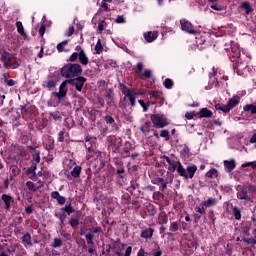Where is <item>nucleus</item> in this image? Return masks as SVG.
I'll use <instances>...</instances> for the list:
<instances>
[{
	"label": "nucleus",
	"mask_w": 256,
	"mask_h": 256,
	"mask_svg": "<svg viewBox=\"0 0 256 256\" xmlns=\"http://www.w3.org/2000/svg\"><path fill=\"white\" fill-rule=\"evenodd\" d=\"M164 163H168V171L170 173H175V171H177L180 177H184V179H193L195 173H197V165L192 164L185 169L181 162L169 156H164Z\"/></svg>",
	"instance_id": "f257e3e1"
},
{
	"label": "nucleus",
	"mask_w": 256,
	"mask_h": 256,
	"mask_svg": "<svg viewBox=\"0 0 256 256\" xmlns=\"http://www.w3.org/2000/svg\"><path fill=\"white\" fill-rule=\"evenodd\" d=\"M83 69L79 64H67L61 69L62 77H66V79H73V77H79Z\"/></svg>",
	"instance_id": "f03ea898"
},
{
	"label": "nucleus",
	"mask_w": 256,
	"mask_h": 256,
	"mask_svg": "<svg viewBox=\"0 0 256 256\" xmlns=\"http://www.w3.org/2000/svg\"><path fill=\"white\" fill-rule=\"evenodd\" d=\"M1 61L5 69H18V67L21 65V62L9 52H3Z\"/></svg>",
	"instance_id": "7ed1b4c3"
},
{
	"label": "nucleus",
	"mask_w": 256,
	"mask_h": 256,
	"mask_svg": "<svg viewBox=\"0 0 256 256\" xmlns=\"http://www.w3.org/2000/svg\"><path fill=\"white\" fill-rule=\"evenodd\" d=\"M120 89L122 91V95H124V101H127L128 99L131 107H135L136 97L137 95H141V93L134 92L123 84L120 85Z\"/></svg>",
	"instance_id": "20e7f679"
},
{
	"label": "nucleus",
	"mask_w": 256,
	"mask_h": 256,
	"mask_svg": "<svg viewBox=\"0 0 256 256\" xmlns=\"http://www.w3.org/2000/svg\"><path fill=\"white\" fill-rule=\"evenodd\" d=\"M254 191H256V186H244L237 192V198L244 201H251Z\"/></svg>",
	"instance_id": "39448f33"
},
{
	"label": "nucleus",
	"mask_w": 256,
	"mask_h": 256,
	"mask_svg": "<svg viewBox=\"0 0 256 256\" xmlns=\"http://www.w3.org/2000/svg\"><path fill=\"white\" fill-rule=\"evenodd\" d=\"M150 119L153 123V127L156 129H163V127H167L169 125V120L163 114H152Z\"/></svg>",
	"instance_id": "423d86ee"
},
{
	"label": "nucleus",
	"mask_w": 256,
	"mask_h": 256,
	"mask_svg": "<svg viewBox=\"0 0 256 256\" xmlns=\"http://www.w3.org/2000/svg\"><path fill=\"white\" fill-rule=\"evenodd\" d=\"M77 59H79V62L81 63V65H87L89 63V58L87 57L85 50H82L80 52H74L70 56L69 61L73 63L77 61Z\"/></svg>",
	"instance_id": "0eeeda50"
},
{
	"label": "nucleus",
	"mask_w": 256,
	"mask_h": 256,
	"mask_svg": "<svg viewBox=\"0 0 256 256\" xmlns=\"http://www.w3.org/2000/svg\"><path fill=\"white\" fill-rule=\"evenodd\" d=\"M180 25H181L182 31L189 33V35H196L197 30H195V26H193V24L189 20L181 19Z\"/></svg>",
	"instance_id": "6e6552de"
},
{
	"label": "nucleus",
	"mask_w": 256,
	"mask_h": 256,
	"mask_svg": "<svg viewBox=\"0 0 256 256\" xmlns=\"http://www.w3.org/2000/svg\"><path fill=\"white\" fill-rule=\"evenodd\" d=\"M67 83H71V80H65L64 82H62L59 87V92H52V95H54V97H57L59 101H61V99H64V97H67Z\"/></svg>",
	"instance_id": "1a4fd4ad"
},
{
	"label": "nucleus",
	"mask_w": 256,
	"mask_h": 256,
	"mask_svg": "<svg viewBox=\"0 0 256 256\" xmlns=\"http://www.w3.org/2000/svg\"><path fill=\"white\" fill-rule=\"evenodd\" d=\"M87 82V78L83 76H77L76 79L70 80V83L77 89L79 92L83 91V86Z\"/></svg>",
	"instance_id": "9d476101"
},
{
	"label": "nucleus",
	"mask_w": 256,
	"mask_h": 256,
	"mask_svg": "<svg viewBox=\"0 0 256 256\" xmlns=\"http://www.w3.org/2000/svg\"><path fill=\"white\" fill-rule=\"evenodd\" d=\"M245 54L242 56L236 58V65L234 66V69H237L238 71H243V69L247 68V61H245Z\"/></svg>",
	"instance_id": "9b49d317"
},
{
	"label": "nucleus",
	"mask_w": 256,
	"mask_h": 256,
	"mask_svg": "<svg viewBox=\"0 0 256 256\" xmlns=\"http://www.w3.org/2000/svg\"><path fill=\"white\" fill-rule=\"evenodd\" d=\"M224 167L226 173H231V171L237 167V163L235 162V159L224 160Z\"/></svg>",
	"instance_id": "f8f14e48"
},
{
	"label": "nucleus",
	"mask_w": 256,
	"mask_h": 256,
	"mask_svg": "<svg viewBox=\"0 0 256 256\" xmlns=\"http://www.w3.org/2000/svg\"><path fill=\"white\" fill-rule=\"evenodd\" d=\"M52 199H56L58 205H65V201H67V198L64 196H61L58 191L51 192Z\"/></svg>",
	"instance_id": "ddd939ff"
},
{
	"label": "nucleus",
	"mask_w": 256,
	"mask_h": 256,
	"mask_svg": "<svg viewBox=\"0 0 256 256\" xmlns=\"http://www.w3.org/2000/svg\"><path fill=\"white\" fill-rule=\"evenodd\" d=\"M22 243L24 247H26V249L29 247H33V242L31 241V234H24V236L22 237Z\"/></svg>",
	"instance_id": "4468645a"
},
{
	"label": "nucleus",
	"mask_w": 256,
	"mask_h": 256,
	"mask_svg": "<svg viewBox=\"0 0 256 256\" xmlns=\"http://www.w3.org/2000/svg\"><path fill=\"white\" fill-rule=\"evenodd\" d=\"M240 101H241V98H239V96H234L233 98H231L227 103L230 111L231 109H234L235 107H237Z\"/></svg>",
	"instance_id": "2eb2a0df"
},
{
	"label": "nucleus",
	"mask_w": 256,
	"mask_h": 256,
	"mask_svg": "<svg viewBox=\"0 0 256 256\" xmlns=\"http://www.w3.org/2000/svg\"><path fill=\"white\" fill-rule=\"evenodd\" d=\"M43 145L45 149H47L48 151H51L55 147V141L53 140V138L48 137L44 140Z\"/></svg>",
	"instance_id": "dca6fc26"
},
{
	"label": "nucleus",
	"mask_w": 256,
	"mask_h": 256,
	"mask_svg": "<svg viewBox=\"0 0 256 256\" xmlns=\"http://www.w3.org/2000/svg\"><path fill=\"white\" fill-rule=\"evenodd\" d=\"M157 37H158L157 32H147L144 34V39H146L148 43H153V41H155Z\"/></svg>",
	"instance_id": "f3484780"
},
{
	"label": "nucleus",
	"mask_w": 256,
	"mask_h": 256,
	"mask_svg": "<svg viewBox=\"0 0 256 256\" xmlns=\"http://www.w3.org/2000/svg\"><path fill=\"white\" fill-rule=\"evenodd\" d=\"M153 232H154L153 228H148V229L142 230L140 236L143 239H151V237H153Z\"/></svg>",
	"instance_id": "a211bd4d"
},
{
	"label": "nucleus",
	"mask_w": 256,
	"mask_h": 256,
	"mask_svg": "<svg viewBox=\"0 0 256 256\" xmlns=\"http://www.w3.org/2000/svg\"><path fill=\"white\" fill-rule=\"evenodd\" d=\"M231 51H232V57H234L235 59H237L238 57H241V48H239L238 45H232L231 47Z\"/></svg>",
	"instance_id": "6ab92c4d"
},
{
	"label": "nucleus",
	"mask_w": 256,
	"mask_h": 256,
	"mask_svg": "<svg viewBox=\"0 0 256 256\" xmlns=\"http://www.w3.org/2000/svg\"><path fill=\"white\" fill-rule=\"evenodd\" d=\"M2 201H4L6 209H11V201H13V197L7 194H2Z\"/></svg>",
	"instance_id": "aec40b11"
},
{
	"label": "nucleus",
	"mask_w": 256,
	"mask_h": 256,
	"mask_svg": "<svg viewBox=\"0 0 256 256\" xmlns=\"http://www.w3.org/2000/svg\"><path fill=\"white\" fill-rule=\"evenodd\" d=\"M215 109L216 111H222V113H229V111H231V108H229L228 104H216Z\"/></svg>",
	"instance_id": "412c9836"
},
{
	"label": "nucleus",
	"mask_w": 256,
	"mask_h": 256,
	"mask_svg": "<svg viewBox=\"0 0 256 256\" xmlns=\"http://www.w3.org/2000/svg\"><path fill=\"white\" fill-rule=\"evenodd\" d=\"M55 217L59 218V221H60L59 225H60L61 229H63V225H65V221L67 219V214H65V212L56 213Z\"/></svg>",
	"instance_id": "4be33fe9"
},
{
	"label": "nucleus",
	"mask_w": 256,
	"mask_h": 256,
	"mask_svg": "<svg viewBox=\"0 0 256 256\" xmlns=\"http://www.w3.org/2000/svg\"><path fill=\"white\" fill-rule=\"evenodd\" d=\"M56 84L57 81H55V79L53 78H50L47 81H44L43 87H46L47 89H53V87H55Z\"/></svg>",
	"instance_id": "5701e85b"
},
{
	"label": "nucleus",
	"mask_w": 256,
	"mask_h": 256,
	"mask_svg": "<svg viewBox=\"0 0 256 256\" xmlns=\"http://www.w3.org/2000/svg\"><path fill=\"white\" fill-rule=\"evenodd\" d=\"M244 111L250 112L252 115H256V102L244 106Z\"/></svg>",
	"instance_id": "b1692460"
},
{
	"label": "nucleus",
	"mask_w": 256,
	"mask_h": 256,
	"mask_svg": "<svg viewBox=\"0 0 256 256\" xmlns=\"http://www.w3.org/2000/svg\"><path fill=\"white\" fill-rule=\"evenodd\" d=\"M204 207L207 209L208 207H213L217 204V200L215 198H209L208 200L202 202Z\"/></svg>",
	"instance_id": "393cba45"
},
{
	"label": "nucleus",
	"mask_w": 256,
	"mask_h": 256,
	"mask_svg": "<svg viewBox=\"0 0 256 256\" xmlns=\"http://www.w3.org/2000/svg\"><path fill=\"white\" fill-rule=\"evenodd\" d=\"M71 175L74 177V179L79 178L81 176V166L74 167L71 171Z\"/></svg>",
	"instance_id": "a878e982"
},
{
	"label": "nucleus",
	"mask_w": 256,
	"mask_h": 256,
	"mask_svg": "<svg viewBox=\"0 0 256 256\" xmlns=\"http://www.w3.org/2000/svg\"><path fill=\"white\" fill-rule=\"evenodd\" d=\"M200 117H211L213 115V112H211L207 108H202L199 112Z\"/></svg>",
	"instance_id": "bb28decb"
},
{
	"label": "nucleus",
	"mask_w": 256,
	"mask_h": 256,
	"mask_svg": "<svg viewBox=\"0 0 256 256\" xmlns=\"http://www.w3.org/2000/svg\"><path fill=\"white\" fill-rule=\"evenodd\" d=\"M241 8L246 11V15H249L253 11V8H251V4L249 2H243L241 4Z\"/></svg>",
	"instance_id": "cd10ccee"
},
{
	"label": "nucleus",
	"mask_w": 256,
	"mask_h": 256,
	"mask_svg": "<svg viewBox=\"0 0 256 256\" xmlns=\"http://www.w3.org/2000/svg\"><path fill=\"white\" fill-rule=\"evenodd\" d=\"M138 103L142 107L144 113H147V111H149V107L151 105V102L145 103L144 100H139Z\"/></svg>",
	"instance_id": "c85d7f7f"
},
{
	"label": "nucleus",
	"mask_w": 256,
	"mask_h": 256,
	"mask_svg": "<svg viewBox=\"0 0 256 256\" xmlns=\"http://www.w3.org/2000/svg\"><path fill=\"white\" fill-rule=\"evenodd\" d=\"M233 214L235 216L236 221H240L241 219V208L234 206L233 207Z\"/></svg>",
	"instance_id": "c756f323"
},
{
	"label": "nucleus",
	"mask_w": 256,
	"mask_h": 256,
	"mask_svg": "<svg viewBox=\"0 0 256 256\" xmlns=\"http://www.w3.org/2000/svg\"><path fill=\"white\" fill-rule=\"evenodd\" d=\"M140 131L142 133H149V131H151V124L149 122L144 123L141 127H140Z\"/></svg>",
	"instance_id": "7c9ffc66"
},
{
	"label": "nucleus",
	"mask_w": 256,
	"mask_h": 256,
	"mask_svg": "<svg viewBox=\"0 0 256 256\" xmlns=\"http://www.w3.org/2000/svg\"><path fill=\"white\" fill-rule=\"evenodd\" d=\"M61 211H65L67 215H71V213H75V209H73V206L71 204H68L65 207L61 208Z\"/></svg>",
	"instance_id": "2f4dec72"
},
{
	"label": "nucleus",
	"mask_w": 256,
	"mask_h": 256,
	"mask_svg": "<svg viewBox=\"0 0 256 256\" xmlns=\"http://www.w3.org/2000/svg\"><path fill=\"white\" fill-rule=\"evenodd\" d=\"M218 172L217 169L212 168L210 169L207 173H206V177H208L209 179H213V177H217Z\"/></svg>",
	"instance_id": "473e14b6"
},
{
	"label": "nucleus",
	"mask_w": 256,
	"mask_h": 256,
	"mask_svg": "<svg viewBox=\"0 0 256 256\" xmlns=\"http://www.w3.org/2000/svg\"><path fill=\"white\" fill-rule=\"evenodd\" d=\"M16 27L19 35H25V28H23V23L21 21L16 22Z\"/></svg>",
	"instance_id": "72a5a7b5"
},
{
	"label": "nucleus",
	"mask_w": 256,
	"mask_h": 256,
	"mask_svg": "<svg viewBox=\"0 0 256 256\" xmlns=\"http://www.w3.org/2000/svg\"><path fill=\"white\" fill-rule=\"evenodd\" d=\"M26 187H27V189H29V191H33V192L38 191V189H39V187H36L35 183H33L31 181H28L26 183Z\"/></svg>",
	"instance_id": "f704fd0d"
},
{
	"label": "nucleus",
	"mask_w": 256,
	"mask_h": 256,
	"mask_svg": "<svg viewBox=\"0 0 256 256\" xmlns=\"http://www.w3.org/2000/svg\"><path fill=\"white\" fill-rule=\"evenodd\" d=\"M95 51H96L97 55H99V53L103 52V45L101 44V39H98V41L95 45Z\"/></svg>",
	"instance_id": "c9c22d12"
},
{
	"label": "nucleus",
	"mask_w": 256,
	"mask_h": 256,
	"mask_svg": "<svg viewBox=\"0 0 256 256\" xmlns=\"http://www.w3.org/2000/svg\"><path fill=\"white\" fill-rule=\"evenodd\" d=\"M205 205H203V202L195 208L196 213H200V215H205Z\"/></svg>",
	"instance_id": "e433bc0d"
},
{
	"label": "nucleus",
	"mask_w": 256,
	"mask_h": 256,
	"mask_svg": "<svg viewBox=\"0 0 256 256\" xmlns=\"http://www.w3.org/2000/svg\"><path fill=\"white\" fill-rule=\"evenodd\" d=\"M70 226L72 227V229H77V227H79V219L78 218H72L70 220Z\"/></svg>",
	"instance_id": "4c0bfd02"
},
{
	"label": "nucleus",
	"mask_w": 256,
	"mask_h": 256,
	"mask_svg": "<svg viewBox=\"0 0 256 256\" xmlns=\"http://www.w3.org/2000/svg\"><path fill=\"white\" fill-rule=\"evenodd\" d=\"M61 245H63V241L61 240V238H54L52 247L57 249V248L61 247Z\"/></svg>",
	"instance_id": "58836bf2"
},
{
	"label": "nucleus",
	"mask_w": 256,
	"mask_h": 256,
	"mask_svg": "<svg viewBox=\"0 0 256 256\" xmlns=\"http://www.w3.org/2000/svg\"><path fill=\"white\" fill-rule=\"evenodd\" d=\"M174 83L173 80L167 78L164 81V87H166V89H171L173 87Z\"/></svg>",
	"instance_id": "ea45409f"
},
{
	"label": "nucleus",
	"mask_w": 256,
	"mask_h": 256,
	"mask_svg": "<svg viewBox=\"0 0 256 256\" xmlns=\"http://www.w3.org/2000/svg\"><path fill=\"white\" fill-rule=\"evenodd\" d=\"M243 241L247 245H256V238H244Z\"/></svg>",
	"instance_id": "a19ab883"
},
{
	"label": "nucleus",
	"mask_w": 256,
	"mask_h": 256,
	"mask_svg": "<svg viewBox=\"0 0 256 256\" xmlns=\"http://www.w3.org/2000/svg\"><path fill=\"white\" fill-rule=\"evenodd\" d=\"M85 239L88 245H93V234L91 233L86 234Z\"/></svg>",
	"instance_id": "79ce46f5"
},
{
	"label": "nucleus",
	"mask_w": 256,
	"mask_h": 256,
	"mask_svg": "<svg viewBox=\"0 0 256 256\" xmlns=\"http://www.w3.org/2000/svg\"><path fill=\"white\" fill-rule=\"evenodd\" d=\"M50 116L52 119H54V121H61V113L59 112L51 113Z\"/></svg>",
	"instance_id": "37998d69"
},
{
	"label": "nucleus",
	"mask_w": 256,
	"mask_h": 256,
	"mask_svg": "<svg viewBox=\"0 0 256 256\" xmlns=\"http://www.w3.org/2000/svg\"><path fill=\"white\" fill-rule=\"evenodd\" d=\"M160 137H163L166 141H169V130H162Z\"/></svg>",
	"instance_id": "c03bdc74"
},
{
	"label": "nucleus",
	"mask_w": 256,
	"mask_h": 256,
	"mask_svg": "<svg viewBox=\"0 0 256 256\" xmlns=\"http://www.w3.org/2000/svg\"><path fill=\"white\" fill-rule=\"evenodd\" d=\"M170 231H179V223L178 222H172L170 225Z\"/></svg>",
	"instance_id": "a18cd8bd"
},
{
	"label": "nucleus",
	"mask_w": 256,
	"mask_h": 256,
	"mask_svg": "<svg viewBox=\"0 0 256 256\" xmlns=\"http://www.w3.org/2000/svg\"><path fill=\"white\" fill-rule=\"evenodd\" d=\"M140 75L141 77H145L146 79H149L152 75V72L151 70H144V72H142Z\"/></svg>",
	"instance_id": "49530a36"
},
{
	"label": "nucleus",
	"mask_w": 256,
	"mask_h": 256,
	"mask_svg": "<svg viewBox=\"0 0 256 256\" xmlns=\"http://www.w3.org/2000/svg\"><path fill=\"white\" fill-rule=\"evenodd\" d=\"M106 25L107 23L104 20L100 21V23L98 24V31H105Z\"/></svg>",
	"instance_id": "de8ad7c7"
},
{
	"label": "nucleus",
	"mask_w": 256,
	"mask_h": 256,
	"mask_svg": "<svg viewBox=\"0 0 256 256\" xmlns=\"http://www.w3.org/2000/svg\"><path fill=\"white\" fill-rule=\"evenodd\" d=\"M85 147H86L88 153H91V151H93V141L92 142H85Z\"/></svg>",
	"instance_id": "09e8293b"
},
{
	"label": "nucleus",
	"mask_w": 256,
	"mask_h": 256,
	"mask_svg": "<svg viewBox=\"0 0 256 256\" xmlns=\"http://www.w3.org/2000/svg\"><path fill=\"white\" fill-rule=\"evenodd\" d=\"M65 45H67V41H63L57 45V50L59 51V53H62L63 47H65Z\"/></svg>",
	"instance_id": "8fccbe9b"
},
{
	"label": "nucleus",
	"mask_w": 256,
	"mask_h": 256,
	"mask_svg": "<svg viewBox=\"0 0 256 256\" xmlns=\"http://www.w3.org/2000/svg\"><path fill=\"white\" fill-rule=\"evenodd\" d=\"M58 140L63 143V141H65V132L64 131H60L58 134Z\"/></svg>",
	"instance_id": "3c124183"
},
{
	"label": "nucleus",
	"mask_w": 256,
	"mask_h": 256,
	"mask_svg": "<svg viewBox=\"0 0 256 256\" xmlns=\"http://www.w3.org/2000/svg\"><path fill=\"white\" fill-rule=\"evenodd\" d=\"M150 95H152L153 99H159V97H161V93L159 91H152Z\"/></svg>",
	"instance_id": "603ef678"
},
{
	"label": "nucleus",
	"mask_w": 256,
	"mask_h": 256,
	"mask_svg": "<svg viewBox=\"0 0 256 256\" xmlns=\"http://www.w3.org/2000/svg\"><path fill=\"white\" fill-rule=\"evenodd\" d=\"M73 33H75V28L73 26H70L68 28L66 35H67V37H71V35H73Z\"/></svg>",
	"instance_id": "864d4df0"
},
{
	"label": "nucleus",
	"mask_w": 256,
	"mask_h": 256,
	"mask_svg": "<svg viewBox=\"0 0 256 256\" xmlns=\"http://www.w3.org/2000/svg\"><path fill=\"white\" fill-rule=\"evenodd\" d=\"M105 121H106V123H109L110 125L115 123V119H113V117H111V116H106Z\"/></svg>",
	"instance_id": "5fc2aeb1"
},
{
	"label": "nucleus",
	"mask_w": 256,
	"mask_h": 256,
	"mask_svg": "<svg viewBox=\"0 0 256 256\" xmlns=\"http://www.w3.org/2000/svg\"><path fill=\"white\" fill-rule=\"evenodd\" d=\"M130 187H131V189H133V191H135V189H137L139 187V184H137V182H135V181H131Z\"/></svg>",
	"instance_id": "6e6d98bb"
},
{
	"label": "nucleus",
	"mask_w": 256,
	"mask_h": 256,
	"mask_svg": "<svg viewBox=\"0 0 256 256\" xmlns=\"http://www.w3.org/2000/svg\"><path fill=\"white\" fill-rule=\"evenodd\" d=\"M101 7L102 9H104V11H107V9H109V5L107 4V2H105V0H102Z\"/></svg>",
	"instance_id": "4d7b16f0"
},
{
	"label": "nucleus",
	"mask_w": 256,
	"mask_h": 256,
	"mask_svg": "<svg viewBox=\"0 0 256 256\" xmlns=\"http://www.w3.org/2000/svg\"><path fill=\"white\" fill-rule=\"evenodd\" d=\"M39 35L43 37L45 35V25H42L39 29Z\"/></svg>",
	"instance_id": "13d9d810"
},
{
	"label": "nucleus",
	"mask_w": 256,
	"mask_h": 256,
	"mask_svg": "<svg viewBox=\"0 0 256 256\" xmlns=\"http://www.w3.org/2000/svg\"><path fill=\"white\" fill-rule=\"evenodd\" d=\"M186 119H193L195 117V114L193 112H187L185 114Z\"/></svg>",
	"instance_id": "bf43d9fd"
},
{
	"label": "nucleus",
	"mask_w": 256,
	"mask_h": 256,
	"mask_svg": "<svg viewBox=\"0 0 256 256\" xmlns=\"http://www.w3.org/2000/svg\"><path fill=\"white\" fill-rule=\"evenodd\" d=\"M116 23H125V18L123 16H118L116 18Z\"/></svg>",
	"instance_id": "052dcab7"
},
{
	"label": "nucleus",
	"mask_w": 256,
	"mask_h": 256,
	"mask_svg": "<svg viewBox=\"0 0 256 256\" xmlns=\"http://www.w3.org/2000/svg\"><path fill=\"white\" fill-rule=\"evenodd\" d=\"M6 84L8 85V87H13L15 85V82L14 80L9 79V80H6Z\"/></svg>",
	"instance_id": "680f3d73"
},
{
	"label": "nucleus",
	"mask_w": 256,
	"mask_h": 256,
	"mask_svg": "<svg viewBox=\"0 0 256 256\" xmlns=\"http://www.w3.org/2000/svg\"><path fill=\"white\" fill-rule=\"evenodd\" d=\"M137 70H138V72H139L140 74L142 73V71H143V63L139 62V63L137 64Z\"/></svg>",
	"instance_id": "e2e57ef3"
},
{
	"label": "nucleus",
	"mask_w": 256,
	"mask_h": 256,
	"mask_svg": "<svg viewBox=\"0 0 256 256\" xmlns=\"http://www.w3.org/2000/svg\"><path fill=\"white\" fill-rule=\"evenodd\" d=\"M163 255V251L161 249H158L156 252H153V256H161Z\"/></svg>",
	"instance_id": "0e129e2a"
},
{
	"label": "nucleus",
	"mask_w": 256,
	"mask_h": 256,
	"mask_svg": "<svg viewBox=\"0 0 256 256\" xmlns=\"http://www.w3.org/2000/svg\"><path fill=\"white\" fill-rule=\"evenodd\" d=\"M250 143H256V133H254L250 138ZM255 148H256V144H255Z\"/></svg>",
	"instance_id": "69168bd1"
},
{
	"label": "nucleus",
	"mask_w": 256,
	"mask_h": 256,
	"mask_svg": "<svg viewBox=\"0 0 256 256\" xmlns=\"http://www.w3.org/2000/svg\"><path fill=\"white\" fill-rule=\"evenodd\" d=\"M137 256H145V250L143 248H140L137 253Z\"/></svg>",
	"instance_id": "338daca9"
},
{
	"label": "nucleus",
	"mask_w": 256,
	"mask_h": 256,
	"mask_svg": "<svg viewBox=\"0 0 256 256\" xmlns=\"http://www.w3.org/2000/svg\"><path fill=\"white\" fill-rule=\"evenodd\" d=\"M26 213L28 215H31V213H33V207H31V206L26 207Z\"/></svg>",
	"instance_id": "774afa93"
}]
</instances>
